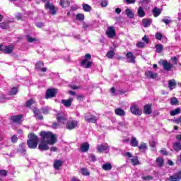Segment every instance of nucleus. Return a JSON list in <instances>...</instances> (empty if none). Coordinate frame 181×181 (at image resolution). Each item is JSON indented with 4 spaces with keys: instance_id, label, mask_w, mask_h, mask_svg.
<instances>
[{
    "instance_id": "nucleus-16",
    "label": "nucleus",
    "mask_w": 181,
    "mask_h": 181,
    "mask_svg": "<svg viewBox=\"0 0 181 181\" xmlns=\"http://www.w3.org/2000/svg\"><path fill=\"white\" fill-rule=\"evenodd\" d=\"M115 114L119 117H125L127 115L125 110L121 107L116 108L115 110Z\"/></svg>"
},
{
    "instance_id": "nucleus-46",
    "label": "nucleus",
    "mask_w": 181,
    "mask_h": 181,
    "mask_svg": "<svg viewBox=\"0 0 181 181\" xmlns=\"http://www.w3.org/2000/svg\"><path fill=\"white\" fill-rule=\"evenodd\" d=\"M35 104V100L33 99H30L26 102V107H31L32 105Z\"/></svg>"
},
{
    "instance_id": "nucleus-19",
    "label": "nucleus",
    "mask_w": 181,
    "mask_h": 181,
    "mask_svg": "<svg viewBox=\"0 0 181 181\" xmlns=\"http://www.w3.org/2000/svg\"><path fill=\"white\" fill-rule=\"evenodd\" d=\"M163 66L164 70H166L167 71H170V69L173 68V65L168 62V61H163Z\"/></svg>"
},
{
    "instance_id": "nucleus-51",
    "label": "nucleus",
    "mask_w": 181,
    "mask_h": 181,
    "mask_svg": "<svg viewBox=\"0 0 181 181\" xmlns=\"http://www.w3.org/2000/svg\"><path fill=\"white\" fill-rule=\"evenodd\" d=\"M27 40L28 42H29L30 43H32L33 42H36V38L35 37H32L30 36H27Z\"/></svg>"
},
{
    "instance_id": "nucleus-12",
    "label": "nucleus",
    "mask_w": 181,
    "mask_h": 181,
    "mask_svg": "<svg viewBox=\"0 0 181 181\" xmlns=\"http://www.w3.org/2000/svg\"><path fill=\"white\" fill-rule=\"evenodd\" d=\"M44 66H45V64L42 62L40 61L36 63L35 69L37 70H40V71H42V73H45L46 71H47V68H46V67L43 68Z\"/></svg>"
},
{
    "instance_id": "nucleus-25",
    "label": "nucleus",
    "mask_w": 181,
    "mask_h": 181,
    "mask_svg": "<svg viewBox=\"0 0 181 181\" xmlns=\"http://www.w3.org/2000/svg\"><path fill=\"white\" fill-rule=\"evenodd\" d=\"M33 112L35 118L37 119H43V115H42V113H40V111L38 109L34 108Z\"/></svg>"
},
{
    "instance_id": "nucleus-49",
    "label": "nucleus",
    "mask_w": 181,
    "mask_h": 181,
    "mask_svg": "<svg viewBox=\"0 0 181 181\" xmlns=\"http://www.w3.org/2000/svg\"><path fill=\"white\" fill-rule=\"evenodd\" d=\"M151 2V0H141L140 4H141L142 6H146L148 4Z\"/></svg>"
},
{
    "instance_id": "nucleus-5",
    "label": "nucleus",
    "mask_w": 181,
    "mask_h": 181,
    "mask_svg": "<svg viewBox=\"0 0 181 181\" xmlns=\"http://www.w3.org/2000/svg\"><path fill=\"white\" fill-rule=\"evenodd\" d=\"M57 95V89L56 88H49L47 89L45 93V98L49 100V98H53Z\"/></svg>"
},
{
    "instance_id": "nucleus-14",
    "label": "nucleus",
    "mask_w": 181,
    "mask_h": 181,
    "mask_svg": "<svg viewBox=\"0 0 181 181\" xmlns=\"http://www.w3.org/2000/svg\"><path fill=\"white\" fill-rule=\"evenodd\" d=\"M145 76L147 78H152L155 80V78H158V74L153 72L152 71H146L145 72Z\"/></svg>"
},
{
    "instance_id": "nucleus-10",
    "label": "nucleus",
    "mask_w": 181,
    "mask_h": 181,
    "mask_svg": "<svg viewBox=\"0 0 181 181\" xmlns=\"http://www.w3.org/2000/svg\"><path fill=\"white\" fill-rule=\"evenodd\" d=\"M97 117L94 115H91L90 113L85 115V120L86 122H92L93 124H95L97 122Z\"/></svg>"
},
{
    "instance_id": "nucleus-59",
    "label": "nucleus",
    "mask_w": 181,
    "mask_h": 181,
    "mask_svg": "<svg viewBox=\"0 0 181 181\" xmlns=\"http://www.w3.org/2000/svg\"><path fill=\"white\" fill-rule=\"evenodd\" d=\"M156 144H158L156 141H152L150 142V146L151 148H155V146H156Z\"/></svg>"
},
{
    "instance_id": "nucleus-35",
    "label": "nucleus",
    "mask_w": 181,
    "mask_h": 181,
    "mask_svg": "<svg viewBox=\"0 0 181 181\" xmlns=\"http://www.w3.org/2000/svg\"><path fill=\"white\" fill-rule=\"evenodd\" d=\"M137 13L139 18H144V16H145V11H144L142 7H139Z\"/></svg>"
},
{
    "instance_id": "nucleus-64",
    "label": "nucleus",
    "mask_w": 181,
    "mask_h": 181,
    "mask_svg": "<svg viewBox=\"0 0 181 181\" xmlns=\"http://www.w3.org/2000/svg\"><path fill=\"white\" fill-rule=\"evenodd\" d=\"M71 181H81L78 178L76 177H73L71 179Z\"/></svg>"
},
{
    "instance_id": "nucleus-37",
    "label": "nucleus",
    "mask_w": 181,
    "mask_h": 181,
    "mask_svg": "<svg viewBox=\"0 0 181 181\" xmlns=\"http://www.w3.org/2000/svg\"><path fill=\"white\" fill-rule=\"evenodd\" d=\"M103 170H111L112 165L110 163H105L102 166Z\"/></svg>"
},
{
    "instance_id": "nucleus-26",
    "label": "nucleus",
    "mask_w": 181,
    "mask_h": 181,
    "mask_svg": "<svg viewBox=\"0 0 181 181\" xmlns=\"http://www.w3.org/2000/svg\"><path fill=\"white\" fill-rule=\"evenodd\" d=\"M141 23L144 28H148V26H151V23H152V20L148 18H144L142 20Z\"/></svg>"
},
{
    "instance_id": "nucleus-43",
    "label": "nucleus",
    "mask_w": 181,
    "mask_h": 181,
    "mask_svg": "<svg viewBox=\"0 0 181 181\" xmlns=\"http://www.w3.org/2000/svg\"><path fill=\"white\" fill-rule=\"evenodd\" d=\"M170 104L171 105H177V104H179V101L177 100V98H176L175 97L172 98Z\"/></svg>"
},
{
    "instance_id": "nucleus-56",
    "label": "nucleus",
    "mask_w": 181,
    "mask_h": 181,
    "mask_svg": "<svg viewBox=\"0 0 181 181\" xmlns=\"http://www.w3.org/2000/svg\"><path fill=\"white\" fill-rule=\"evenodd\" d=\"M137 47H145V43L143 42H139L136 44Z\"/></svg>"
},
{
    "instance_id": "nucleus-58",
    "label": "nucleus",
    "mask_w": 181,
    "mask_h": 181,
    "mask_svg": "<svg viewBox=\"0 0 181 181\" xmlns=\"http://www.w3.org/2000/svg\"><path fill=\"white\" fill-rule=\"evenodd\" d=\"M89 160H91V162H95L96 159H95V156L94 155H91L89 156Z\"/></svg>"
},
{
    "instance_id": "nucleus-45",
    "label": "nucleus",
    "mask_w": 181,
    "mask_h": 181,
    "mask_svg": "<svg viewBox=\"0 0 181 181\" xmlns=\"http://www.w3.org/2000/svg\"><path fill=\"white\" fill-rule=\"evenodd\" d=\"M16 93H18V88H13L10 92H9V95H15V94H16Z\"/></svg>"
},
{
    "instance_id": "nucleus-15",
    "label": "nucleus",
    "mask_w": 181,
    "mask_h": 181,
    "mask_svg": "<svg viewBox=\"0 0 181 181\" xmlns=\"http://www.w3.org/2000/svg\"><path fill=\"white\" fill-rule=\"evenodd\" d=\"M126 57H127V60L128 63L135 64L136 57L134 55V54H132V52H127L126 54Z\"/></svg>"
},
{
    "instance_id": "nucleus-60",
    "label": "nucleus",
    "mask_w": 181,
    "mask_h": 181,
    "mask_svg": "<svg viewBox=\"0 0 181 181\" xmlns=\"http://www.w3.org/2000/svg\"><path fill=\"white\" fill-rule=\"evenodd\" d=\"M36 26L37 28H43V26H45V24L43 23H37Z\"/></svg>"
},
{
    "instance_id": "nucleus-44",
    "label": "nucleus",
    "mask_w": 181,
    "mask_h": 181,
    "mask_svg": "<svg viewBox=\"0 0 181 181\" xmlns=\"http://www.w3.org/2000/svg\"><path fill=\"white\" fill-rule=\"evenodd\" d=\"M83 9L85 12H90V11H91V7L88 4H83Z\"/></svg>"
},
{
    "instance_id": "nucleus-20",
    "label": "nucleus",
    "mask_w": 181,
    "mask_h": 181,
    "mask_svg": "<svg viewBox=\"0 0 181 181\" xmlns=\"http://www.w3.org/2000/svg\"><path fill=\"white\" fill-rule=\"evenodd\" d=\"M18 152L22 155H25V153H26V145L25 143H22L19 145Z\"/></svg>"
},
{
    "instance_id": "nucleus-32",
    "label": "nucleus",
    "mask_w": 181,
    "mask_h": 181,
    "mask_svg": "<svg viewBox=\"0 0 181 181\" xmlns=\"http://www.w3.org/2000/svg\"><path fill=\"white\" fill-rule=\"evenodd\" d=\"M180 111H181L180 107H177L174 110H171L170 112V115H171V117H175V115H177V114H180Z\"/></svg>"
},
{
    "instance_id": "nucleus-34",
    "label": "nucleus",
    "mask_w": 181,
    "mask_h": 181,
    "mask_svg": "<svg viewBox=\"0 0 181 181\" xmlns=\"http://www.w3.org/2000/svg\"><path fill=\"white\" fill-rule=\"evenodd\" d=\"M156 165L158 166V168H162L163 166L164 160L162 158H157L156 160Z\"/></svg>"
},
{
    "instance_id": "nucleus-31",
    "label": "nucleus",
    "mask_w": 181,
    "mask_h": 181,
    "mask_svg": "<svg viewBox=\"0 0 181 181\" xmlns=\"http://www.w3.org/2000/svg\"><path fill=\"white\" fill-rule=\"evenodd\" d=\"M156 53H162L163 52V45L158 44L155 46Z\"/></svg>"
},
{
    "instance_id": "nucleus-41",
    "label": "nucleus",
    "mask_w": 181,
    "mask_h": 181,
    "mask_svg": "<svg viewBox=\"0 0 181 181\" xmlns=\"http://www.w3.org/2000/svg\"><path fill=\"white\" fill-rule=\"evenodd\" d=\"M0 28L1 29H8L9 28V23H0Z\"/></svg>"
},
{
    "instance_id": "nucleus-50",
    "label": "nucleus",
    "mask_w": 181,
    "mask_h": 181,
    "mask_svg": "<svg viewBox=\"0 0 181 181\" xmlns=\"http://www.w3.org/2000/svg\"><path fill=\"white\" fill-rule=\"evenodd\" d=\"M163 37V36L162 35V33H156V39H157V40H162Z\"/></svg>"
},
{
    "instance_id": "nucleus-47",
    "label": "nucleus",
    "mask_w": 181,
    "mask_h": 181,
    "mask_svg": "<svg viewBox=\"0 0 181 181\" xmlns=\"http://www.w3.org/2000/svg\"><path fill=\"white\" fill-rule=\"evenodd\" d=\"M77 21H84V14L78 13L76 15Z\"/></svg>"
},
{
    "instance_id": "nucleus-62",
    "label": "nucleus",
    "mask_w": 181,
    "mask_h": 181,
    "mask_svg": "<svg viewBox=\"0 0 181 181\" xmlns=\"http://www.w3.org/2000/svg\"><path fill=\"white\" fill-rule=\"evenodd\" d=\"M175 122L176 124H180L181 123V116L177 119H175Z\"/></svg>"
},
{
    "instance_id": "nucleus-39",
    "label": "nucleus",
    "mask_w": 181,
    "mask_h": 181,
    "mask_svg": "<svg viewBox=\"0 0 181 181\" xmlns=\"http://www.w3.org/2000/svg\"><path fill=\"white\" fill-rule=\"evenodd\" d=\"M131 162L134 166H136V165H140L139 160H138V157L136 156L131 159Z\"/></svg>"
},
{
    "instance_id": "nucleus-48",
    "label": "nucleus",
    "mask_w": 181,
    "mask_h": 181,
    "mask_svg": "<svg viewBox=\"0 0 181 181\" xmlns=\"http://www.w3.org/2000/svg\"><path fill=\"white\" fill-rule=\"evenodd\" d=\"M141 179H143V180H152V179H153V177L151 176V175H146V176H142Z\"/></svg>"
},
{
    "instance_id": "nucleus-9",
    "label": "nucleus",
    "mask_w": 181,
    "mask_h": 181,
    "mask_svg": "<svg viewBox=\"0 0 181 181\" xmlns=\"http://www.w3.org/2000/svg\"><path fill=\"white\" fill-rule=\"evenodd\" d=\"M45 8V9H49V13H51V15H56L57 8L53 4H50L49 2H47L46 3Z\"/></svg>"
},
{
    "instance_id": "nucleus-21",
    "label": "nucleus",
    "mask_w": 181,
    "mask_h": 181,
    "mask_svg": "<svg viewBox=\"0 0 181 181\" xmlns=\"http://www.w3.org/2000/svg\"><path fill=\"white\" fill-rule=\"evenodd\" d=\"M54 169L59 170L61 166H63V160H55L53 164Z\"/></svg>"
},
{
    "instance_id": "nucleus-2",
    "label": "nucleus",
    "mask_w": 181,
    "mask_h": 181,
    "mask_svg": "<svg viewBox=\"0 0 181 181\" xmlns=\"http://www.w3.org/2000/svg\"><path fill=\"white\" fill-rule=\"evenodd\" d=\"M28 136L29 138L27 141L28 148H30V149H36V148H37V144H39V137L32 133L29 134Z\"/></svg>"
},
{
    "instance_id": "nucleus-55",
    "label": "nucleus",
    "mask_w": 181,
    "mask_h": 181,
    "mask_svg": "<svg viewBox=\"0 0 181 181\" xmlns=\"http://www.w3.org/2000/svg\"><path fill=\"white\" fill-rule=\"evenodd\" d=\"M8 175V171L6 170H0V176H6Z\"/></svg>"
},
{
    "instance_id": "nucleus-63",
    "label": "nucleus",
    "mask_w": 181,
    "mask_h": 181,
    "mask_svg": "<svg viewBox=\"0 0 181 181\" xmlns=\"http://www.w3.org/2000/svg\"><path fill=\"white\" fill-rule=\"evenodd\" d=\"M160 153H162V155H168V151H166V149L163 148L160 150Z\"/></svg>"
},
{
    "instance_id": "nucleus-18",
    "label": "nucleus",
    "mask_w": 181,
    "mask_h": 181,
    "mask_svg": "<svg viewBox=\"0 0 181 181\" xmlns=\"http://www.w3.org/2000/svg\"><path fill=\"white\" fill-rule=\"evenodd\" d=\"M13 52V45L3 47V53L9 54Z\"/></svg>"
},
{
    "instance_id": "nucleus-4",
    "label": "nucleus",
    "mask_w": 181,
    "mask_h": 181,
    "mask_svg": "<svg viewBox=\"0 0 181 181\" xmlns=\"http://www.w3.org/2000/svg\"><path fill=\"white\" fill-rule=\"evenodd\" d=\"M130 111L134 115H142V110L139 109V107L136 103H132Z\"/></svg>"
},
{
    "instance_id": "nucleus-28",
    "label": "nucleus",
    "mask_w": 181,
    "mask_h": 181,
    "mask_svg": "<svg viewBox=\"0 0 181 181\" xmlns=\"http://www.w3.org/2000/svg\"><path fill=\"white\" fill-rule=\"evenodd\" d=\"M174 151L175 152H179V151H181V144L179 141H176L173 145Z\"/></svg>"
},
{
    "instance_id": "nucleus-53",
    "label": "nucleus",
    "mask_w": 181,
    "mask_h": 181,
    "mask_svg": "<svg viewBox=\"0 0 181 181\" xmlns=\"http://www.w3.org/2000/svg\"><path fill=\"white\" fill-rule=\"evenodd\" d=\"M11 142H13V144H16V142H18V136L16 135L11 136Z\"/></svg>"
},
{
    "instance_id": "nucleus-30",
    "label": "nucleus",
    "mask_w": 181,
    "mask_h": 181,
    "mask_svg": "<svg viewBox=\"0 0 181 181\" xmlns=\"http://www.w3.org/2000/svg\"><path fill=\"white\" fill-rule=\"evenodd\" d=\"M130 145L134 148H136V146H138V140L136 139V137H132L130 141Z\"/></svg>"
},
{
    "instance_id": "nucleus-40",
    "label": "nucleus",
    "mask_w": 181,
    "mask_h": 181,
    "mask_svg": "<svg viewBox=\"0 0 181 181\" xmlns=\"http://www.w3.org/2000/svg\"><path fill=\"white\" fill-rule=\"evenodd\" d=\"M81 173L83 176H90V172L87 168H81Z\"/></svg>"
},
{
    "instance_id": "nucleus-7",
    "label": "nucleus",
    "mask_w": 181,
    "mask_h": 181,
    "mask_svg": "<svg viewBox=\"0 0 181 181\" xmlns=\"http://www.w3.org/2000/svg\"><path fill=\"white\" fill-rule=\"evenodd\" d=\"M78 125V122L77 120L71 119L66 123V129L71 131V129H75V128H77Z\"/></svg>"
},
{
    "instance_id": "nucleus-36",
    "label": "nucleus",
    "mask_w": 181,
    "mask_h": 181,
    "mask_svg": "<svg viewBox=\"0 0 181 181\" xmlns=\"http://www.w3.org/2000/svg\"><path fill=\"white\" fill-rule=\"evenodd\" d=\"M57 120L61 124H64V121L67 120V117L66 116H57Z\"/></svg>"
},
{
    "instance_id": "nucleus-33",
    "label": "nucleus",
    "mask_w": 181,
    "mask_h": 181,
    "mask_svg": "<svg viewBox=\"0 0 181 181\" xmlns=\"http://www.w3.org/2000/svg\"><path fill=\"white\" fill-rule=\"evenodd\" d=\"M60 5L62 8H67V6H70V1L69 0H61Z\"/></svg>"
},
{
    "instance_id": "nucleus-29",
    "label": "nucleus",
    "mask_w": 181,
    "mask_h": 181,
    "mask_svg": "<svg viewBox=\"0 0 181 181\" xmlns=\"http://www.w3.org/2000/svg\"><path fill=\"white\" fill-rule=\"evenodd\" d=\"M168 87L170 90H173V88H176V81L175 79H172L168 81Z\"/></svg>"
},
{
    "instance_id": "nucleus-8",
    "label": "nucleus",
    "mask_w": 181,
    "mask_h": 181,
    "mask_svg": "<svg viewBox=\"0 0 181 181\" xmlns=\"http://www.w3.org/2000/svg\"><path fill=\"white\" fill-rule=\"evenodd\" d=\"M181 180V170L170 176L166 181H180Z\"/></svg>"
},
{
    "instance_id": "nucleus-23",
    "label": "nucleus",
    "mask_w": 181,
    "mask_h": 181,
    "mask_svg": "<svg viewBox=\"0 0 181 181\" xmlns=\"http://www.w3.org/2000/svg\"><path fill=\"white\" fill-rule=\"evenodd\" d=\"M88 149H90V144L88 142L83 143L81 145V152H88Z\"/></svg>"
},
{
    "instance_id": "nucleus-11",
    "label": "nucleus",
    "mask_w": 181,
    "mask_h": 181,
    "mask_svg": "<svg viewBox=\"0 0 181 181\" xmlns=\"http://www.w3.org/2000/svg\"><path fill=\"white\" fill-rule=\"evenodd\" d=\"M97 149L98 152H110V146L108 144H99L97 146Z\"/></svg>"
},
{
    "instance_id": "nucleus-13",
    "label": "nucleus",
    "mask_w": 181,
    "mask_h": 181,
    "mask_svg": "<svg viewBox=\"0 0 181 181\" xmlns=\"http://www.w3.org/2000/svg\"><path fill=\"white\" fill-rule=\"evenodd\" d=\"M144 113L146 115H151L152 114V105L146 104L144 107Z\"/></svg>"
},
{
    "instance_id": "nucleus-27",
    "label": "nucleus",
    "mask_w": 181,
    "mask_h": 181,
    "mask_svg": "<svg viewBox=\"0 0 181 181\" xmlns=\"http://www.w3.org/2000/svg\"><path fill=\"white\" fill-rule=\"evenodd\" d=\"M148 150V145L146 143L142 142L140 146H139V151L140 152H145V151Z\"/></svg>"
},
{
    "instance_id": "nucleus-6",
    "label": "nucleus",
    "mask_w": 181,
    "mask_h": 181,
    "mask_svg": "<svg viewBox=\"0 0 181 181\" xmlns=\"http://www.w3.org/2000/svg\"><path fill=\"white\" fill-rule=\"evenodd\" d=\"M106 35L109 39H113V37H115L117 36V32H115V28L113 26H110L107 28L106 33Z\"/></svg>"
},
{
    "instance_id": "nucleus-38",
    "label": "nucleus",
    "mask_w": 181,
    "mask_h": 181,
    "mask_svg": "<svg viewBox=\"0 0 181 181\" xmlns=\"http://www.w3.org/2000/svg\"><path fill=\"white\" fill-rule=\"evenodd\" d=\"M126 15L130 19L134 18V13H132V11L129 8L126 9Z\"/></svg>"
},
{
    "instance_id": "nucleus-3",
    "label": "nucleus",
    "mask_w": 181,
    "mask_h": 181,
    "mask_svg": "<svg viewBox=\"0 0 181 181\" xmlns=\"http://www.w3.org/2000/svg\"><path fill=\"white\" fill-rule=\"evenodd\" d=\"M91 60V54H86L85 58L81 61V66L84 69H90L93 66V62Z\"/></svg>"
},
{
    "instance_id": "nucleus-24",
    "label": "nucleus",
    "mask_w": 181,
    "mask_h": 181,
    "mask_svg": "<svg viewBox=\"0 0 181 181\" xmlns=\"http://www.w3.org/2000/svg\"><path fill=\"white\" fill-rule=\"evenodd\" d=\"M152 13L154 16V18H158L160 13H162V10L158 7H154L153 9L152 10Z\"/></svg>"
},
{
    "instance_id": "nucleus-52",
    "label": "nucleus",
    "mask_w": 181,
    "mask_h": 181,
    "mask_svg": "<svg viewBox=\"0 0 181 181\" xmlns=\"http://www.w3.org/2000/svg\"><path fill=\"white\" fill-rule=\"evenodd\" d=\"M42 114H45V115L49 114V107H42Z\"/></svg>"
},
{
    "instance_id": "nucleus-61",
    "label": "nucleus",
    "mask_w": 181,
    "mask_h": 181,
    "mask_svg": "<svg viewBox=\"0 0 181 181\" xmlns=\"http://www.w3.org/2000/svg\"><path fill=\"white\" fill-rule=\"evenodd\" d=\"M136 0H126L127 4H135Z\"/></svg>"
},
{
    "instance_id": "nucleus-54",
    "label": "nucleus",
    "mask_w": 181,
    "mask_h": 181,
    "mask_svg": "<svg viewBox=\"0 0 181 181\" xmlns=\"http://www.w3.org/2000/svg\"><path fill=\"white\" fill-rule=\"evenodd\" d=\"M100 5L103 8H105L108 5V1L107 0H103L100 3Z\"/></svg>"
},
{
    "instance_id": "nucleus-42",
    "label": "nucleus",
    "mask_w": 181,
    "mask_h": 181,
    "mask_svg": "<svg viewBox=\"0 0 181 181\" xmlns=\"http://www.w3.org/2000/svg\"><path fill=\"white\" fill-rule=\"evenodd\" d=\"M106 56L108 59H112L115 56V52L114 51H109L107 52Z\"/></svg>"
},
{
    "instance_id": "nucleus-22",
    "label": "nucleus",
    "mask_w": 181,
    "mask_h": 181,
    "mask_svg": "<svg viewBox=\"0 0 181 181\" xmlns=\"http://www.w3.org/2000/svg\"><path fill=\"white\" fill-rule=\"evenodd\" d=\"M10 119L16 124H19V122H21V120L22 119V115H20L16 116H11L10 117Z\"/></svg>"
},
{
    "instance_id": "nucleus-1",
    "label": "nucleus",
    "mask_w": 181,
    "mask_h": 181,
    "mask_svg": "<svg viewBox=\"0 0 181 181\" xmlns=\"http://www.w3.org/2000/svg\"><path fill=\"white\" fill-rule=\"evenodd\" d=\"M40 142L38 145L40 151H49V145H54L57 142V136L50 132H41L40 133Z\"/></svg>"
},
{
    "instance_id": "nucleus-17",
    "label": "nucleus",
    "mask_w": 181,
    "mask_h": 181,
    "mask_svg": "<svg viewBox=\"0 0 181 181\" xmlns=\"http://www.w3.org/2000/svg\"><path fill=\"white\" fill-rule=\"evenodd\" d=\"M61 103L64 105V107H71V104L73 103V98H70L68 100L62 99L61 100Z\"/></svg>"
},
{
    "instance_id": "nucleus-57",
    "label": "nucleus",
    "mask_w": 181,
    "mask_h": 181,
    "mask_svg": "<svg viewBox=\"0 0 181 181\" xmlns=\"http://www.w3.org/2000/svg\"><path fill=\"white\" fill-rule=\"evenodd\" d=\"M162 22H164V23H165V25H169V23H170L172 21L168 18H163L162 20Z\"/></svg>"
}]
</instances>
